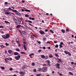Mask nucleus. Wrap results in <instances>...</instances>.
Masks as SVG:
<instances>
[{
  "mask_svg": "<svg viewBox=\"0 0 76 76\" xmlns=\"http://www.w3.org/2000/svg\"><path fill=\"white\" fill-rule=\"evenodd\" d=\"M4 22L6 23H8L9 24H10V23L9 22L5 20L4 21Z\"/></svg>",
  "mask_w": 76,
  "mask_h": 76,
  "instance_id": "412c9836",
  "label": "nucleus"
},
{
  "mask_svg": "<svg viewBox=\"0 0 76 76\" xmlns=\"http://www.w3.org/2000/svg\"><path fill=\"white\" fill-rule=\"evenodd\" d=\"M66 31H67V32H69V31H70V30H68V29H66Z\"/></svg>",
  "mask_w": 76,
  "mask_h": 76,
  "instance_id": "6e6d98bb",
  "label": "nucleus"
},
{
  "mask_svg": "<svg viewBox=\"0 0 76 76\" xmlns=\"http://www.w3.org/2000/svg\"><path fill=\"white\" fill-rule=\"evenodd\" d=\"M49 57H50V58H53V55H50L49 56Z\"/></svg>",
  "mask_w": 76,
  "mask_h": 76,
  "instance_id": "f704fd0d",
  "label": "nucleus"
},
{
  "mask_svg": "<svg viewBox=\"0 0 76 76\" xmlns=\"http://www.w3.org/2000/svg\"><path fill=\"white\" fill-rule=\"evenodd\" d=\"M14 20H16L15 21V22L16 24V25H18V21H17V20L16 18H14Z\"/></svg>",
  "mask_w": 76,
  "mask_h": 76,
  "instance_id": "9d476101",
  "label": "nucleus"
},
{
  "mask_svg": "<svg viewBox=\"0 0 76 76\" xmlns=\"http://www.w3.org/2000/svg\"><path fill=\"white\" fill-rule=\"evenodd\" d=\"M61 31L62 33H63V34H64V33H65V30L64 29L61 30Z\"/></svg>",
  "mask_w": 76,
  "mask_h": 76,
  "instance_id": "6ab92c4d",
  "label": "nucleus"
},
{
  "mask_svg": "<svg viewBox=\"0 0 76 76\" xmlns=\"http://www.w3.org/2000/svg\"><path fill=\"white\" fill-rule=\"evenodd\" d=\"M35 35H31V37L32 39L34 38V37H35Z\"/></svg>",
  "mask_w": 76,
  "mask_h": 76,
  "instance_id": "393cba45",
  "label": "nucleus"
},
{
  "mask_svg": "<svg viewBox=\"0 0 76 76\" xmlns=\"http://www.w3.org/2000/svg\"><path fill=\"white\" fill-rule=\"evenodd\" d=\"M18 45V47H20V46H21V45H20V44H19V43Z\"/></svg>",
  "mask_w": 76,
  "mask_h": 76,
  "instance_id": "bf43d9fd",
  "label": "nucleus"
},
{
  "mask_svg": "<svg viewBox=\"0 0 76 76\" xmlns=\"http://www.w3.org/2000/svg\"><path fill=\"white\" fill-rule=\"evenodd\" d=\"M32 66H35V63L33 62L31 64Z\"/></svg>",
  "mask_w": 76,
  "mask_h": 76,
  "instance_id": "a19ab883",
  "label": "nucleus"
},
{
  "mask_svg": "<svg viewBox=\"0 0 76 76\" xmlns=\"http://www.w3.org/2000/svg\"><path fill=\"white\" fill-rule=\"evenodd\" d=\"M54 71H52V73L53 74H54Z\"/></svg>",
  "mask_w": 76,
  "mask_h": 76,
  "instance_id": "052dcab7",
  "label": "nucleus"
},
{
  "mask_svg": "<svg viewBox=\"0 0 76 76\" xmlns=\"http://www.w3.org/2000/svg\"><path fill=\"white\" fill-rule=\"evenodd\" d=\"M64 53L65 54H67L69 53V52H68V51H66V50H64Z\"/></svg>",
  "mask_w": 76,
  "mask_h": 76,
  "instance_id": "a211bd4d",
  "label": "nucleus"
},
{
  "mask_svg": "<svg viewBox=\"0 0 76 76\" xmlns=\"http://www.w3.org/2000/svg\"><path fill=\"white\" fill-rule=\"evenodd\" d=\"M37 43H38V44H41V42L39 41H37Z\"/></svg>",
  "mask_w": 76,
  "mask_h": 76,
  "instance_id": "37998d69",
  "label": "nucleus"
},
{
  "mask_svg": "<svg viewBox=\"0 0 76 76\" xmlns=\"http://www.w3.org/2000/svg\"><path fill=\"white\" fill-rule=\"evenodd\" d=\"M53 42H54V43H55V44H56V43H57V42L56 41H54Z\"/></svg>",
  "mask_w": 76,
  "mask_h": 76,
  "instance_id": "13d9d810",
  "label": "nucleus"
},
{
  "mask_svg": "<svg viewBox=\"0 0 76 76\" xmlns=\"http://www.w3.org/2000/svg\"><path fill=\"white\" fill-rule=\"evenodd\" d=\"M1 69H2V70H4V69H5V68L3 66H1Z\"/></svg>",
  "mask_w": 76,
  "mask_h": 76,
  "instance_id": "c756f323",
  "label": "nucleus"
},
{
  "mask_svg": "<svg viewBox=\"0 0 76 76\" xmlns=\"http://www.w3.org/2000/svg\"><path fill=\"white\" fill-rule=\"evenodd\" d=\"M47 39V38L46 37H44L43 38V39L44 41H46V39Z\"/></svg>",
  "mask_w": 76,
  "mask_h": 76,
  "instance_id": "473e14b6",
  "label": "nucleus"
},
{
  "mask_svg": "<svg viewBox=\"0 0 76 76\" xmlns=\"http://www.w3.org/2000/svg\"><path fill=\"white\" fill-rule=\"evenodd\" d=\"M24 72L23 71H21L20 72V75H24Z\"/></svg>",
  "mask_w": 76,
  "mask_h": 76,
  "instance_id": "ddd939ff",
  "label": "nucleus"
},
{
  "mask_svg": "<svg viewBox=\"0 0 76 76\" xmlns=\"http://www.w3.org/2000/svg\"><path fill=\"white\" fill-rule=\"evenodd\" d=\"M9 10H11L13 12H15V13L17 15H18V16H21V14L20 12H19L17 10H14L13 9H12V8H9Z\"/></svg>",
  "mask_w": 76,
  "mask_h": 76,
  "instance_id": "f03ea898",
  "label": "nucleus"
},
{
  "mask_svg": "<svg viewBox=\"0 0 76 76\" xmlns=\"http://www.w3.org/2000/svg\"><path fill=\"white\" fill-rule=\"evenodd\" d=\"M71 64H72V65H73V64H74V62H71Z\"/></svg>",
  "mask_w": 76,
  "mask_h": 76,
  "instance_id": "5fc2aeb1",
  "label": "nucleus"
},
{
  "mask_svg": "<svg viewBox=\"0 0 76 76\" xmlns=\"http://www.w3.org/2000/svg\"><path fill=\"white\" fill-rule=\"evenodd\" d=\"M10 8H11V7H9L8 8H5L4 9V12H5V15H10V14L14 15V13L9 12V11H12L11 10H9Z\"/></svg>",
  "mask_w": 76,
  "mask_h": 76,
  "instance_id": "f257e3e1",
  "label": "nucleus"
},
{
  "mask_svg": "<svg viewBox=\"0 0 76 76\" xmlns=\"http://www.w3.org/2000/svg\"><path fill=\"white\" fill-rule=\"evenodd\" d=\"M43 49H46V48L45 47H43Z\"/></svg>",
  "mask_w": 76,
  "mask_h": 76,
  "instance_id": "69168bd1",
  "label": "nucleus"
},
{
  "mask_svg": "<svg viewBox=\"0 0 76 76\" xmlns=\"http://www.w3.org/2000/svg\"><path fill=\"white\" fill-rule=\"evenodd\" d=\"M63 45H59V48H63Z\"/></svg>",
  "mask_w": 76,
  "mask_h": 76,
  "instance_id": "bb28decb",
  "label": "nucleus"
},
{
  "mask_svg": "<svg viewBox=\"0 0 76 76\" xmlns=\"http://www.w3.org/2000/svg\"><path fill=\"white\" fill-rule=\"evenodd\" d=\"M28 22H29V23H32V21L30 20H28Z\"/></svg>",
  "mask_w": 76,
  "mask_h": 76,
  "instance_id": "de8ad7c7",
  "label": "nucleus"
},
{
  "mask_svg": "<svg viewBox=\"0 0 76 76\" xmlns=\"http://www.w3.org/2000/svg\"><path fill=\"white\" fill-rule=\"evenodd\" d=\"M55 55L56 57H59V56L57 53H55Z\"/></svg>",
  "mask_w": 76,
  "mask_h": 76,
  "instance_id": "7c9ffc66",
  "label": "nucleus"
},
{
  "mask_svg": "<svg viewBox=\"0 0 76 76\" xmlns=\"http://www.w3.org/2000/svg\"><path fill=\"white\" fill-rule=\"evenodd\" d=\"M48 56H45V59H48Z\"/></svg>",
  "mask_w": 76,
  "mask_h": 76,
  "instance_id": "e433bc0d",
  "label": "nucleus"
},
{
  "mask_svg": "<svg viewBox=\"0 0 76 76\" xmlns=\"http://www.w3.org/2000/svg\"><path fill=\"white\" fill-rule=\"evenodd\" d=\"M42 51V50H39L38 51V53H41Z\"/></svg>",
  "mask_w": 76,
  "mask_h": 76,
  "instance_id": "58836bf2",
  "label": "nucleus"
},
{
  "mask_svg": "<svg viewBox=\"0 0 76 76\" xmlns=\"http://www.w3.org/2000/svg\"><path fill=\"white\" fill-rule=\"evenodd\" d=\"M28 25H30V26H31L33 27V25H32L31 24L29 23L28 24Z\"/></svg>",
  "mask_w": 76,
  "mask_h": 76,
  "instance_id": "4d7b16f0",
  "label": "nucleus"
},
{
  "mask_svg": "<svg viewBox=\"0 0 76 76\" xmlns=\"http://www.w3.org/2000/svg\"><path fill=\"white\" fill-rule=\"evenodd\" d=\"M58 73L59 74L60 76H63V75H62V74L61 73H60V72H58Z\"/></svg>",
  "mask_w": 76,
  "mask_h": 76,
  "instance_id": "c03bdc74",
  "label": "nucleus"
},
{
  "mask_svg": "<svg viewBox=\"0 0 76 76\" xmlns=\"http://www.w3.org/2000/svg\"><path fill=\"white\" fill-rule=\"evenodd\" d=\"M48 31V29H46L45 30V32H47Z\"/></svg>",
  "mask_w": 76,
  "mask_h": 76,
  "instance_id": "774afa93",
  "label": "nucleus"
},
{
  "mask_svg": "<svg viewBox=\"0 0 76 76\" xmlns=\"http://www.w3.org/2000/svg\"><path fill=\"white\" fill-rule=\"evenodd\" d=\"M58 45H56L55 46V48H58Z\"/></svg>",
  "mask_w": 76,
  "mask_h": 76,
  "instance_id": "4c0bfd02",
  "label": "nucleus"
},
{
  "mask_svg": "<svg viewBox=\"0 0 76 76\" xmlns=\"http://www.w3.org/2000/svg\"><path fill=\"white\" fill-rule=\"evenodd\" d=\"M42 70L43 72H45L47 70V67H44L42 69Z\"/></svg>",
  "mask_w": 76,
  "mask_h": 76,
  "instance_id": "6e6552de",
  "label": "nucleus"
},
{
  "mask_svg": "<svg viewBox=\"0 0 76 76\" xmlns=\"http://www.w3.org/2000/svg\"><path fill=\"white\" fill-rule=\"evenodd\" d=\"M28 10H25V12H28Z\"/></svg>",
  "mask_w": 76,
  "mask_h": 76,
  "instance_id": "338daca9",
  "label": "nucleus"
},
{
  "mask_svg": "<svg viewBox=\"0 0 76 76\" xmlns=\"http://www.w3.org/2000/svg\"><path fill=\"white\" fill-rule=\"evenodd\" d=\"M21 26V25H18L16 27V28L18 29V28H20V27Z\"/></svg>",
  "mask_w": 76,
  "mask_h": 76,
  "instance_id": "4468645a",
  "label": "nucleus"
},
{
  "mask_svg": "<svg viewBox=\"0 0 76 76\" xmlns=\"http://www.w3.org/2000/svg\"><path fill=\"white\" fill-rule=\"evenodd\" d=\"M41 57L42 58H45V56L44 55H41Z\"/></svg>",
  "mask_w": 76,
  "mask_h": 76,
  "instance_id": "f8f14e48",
  "label": "nucleus"
},
{
  "mask_svg": "<svg viewBox=\"0 0 76 76\" xmlns=\"http://www.w3.org/2000/svg\"><path fill=\"white\" fill-rule=\"evenodd\" d=\"M1 33H2V34H4V31H2L1 32Z\"/></svg>",
  "mask_w": 76,
  "mask_h": 76,
  "instance_id": "0e129e2a",
  "label": "nucleus"
},
{
  "mask_svg": "<svg viewBox=\"0 0 76 76\" xmlns=\"http://www.w3.org/2000/svg\"><path fill=\"white\" fill-rule=\"evenodd\" d=\"M20 58V55H18L17 56H15V58L16 60H19Z\"/></svg>",
  "mask_w": 76,
  "mask_h": 76,
  "instance_id": "0eeeda50",
  "label": "nucleus"
},
{
  "mask_svg": "<svg viewBox=\"0 0 76 76\" xmlns=\"http://www.w3.org/2000/svg\"><path fill=\"white\" fill-rule=\"evenodd\" d=\"M36 75L37 76H41V75L39 74H37Z\"/></svg>",
  "mask_w": 76,
  "mask_h": 76,
  "instance_id": "864d4df0",
  "label": "nucleus"
},
{
  "mask_svg": "<svg viewBox=\"0 0 76 76\" xmlns=\"http://www.w3.org/2000/svg\"><path fill=\"white\" fill-rule=\"evenodd\" d=\"M60 45H63V42H61L60 43Z\"/></svg>",
  "mask_w": 76,
  "mask_h": 76,
  "instance_id": "8fccbe9b",
  "label": "nucleus"
},
{
  "mask_svg": "<svg viewBox=\"0 0 76 76\" xmlns=\"http://www.w3.org/2000/svg\"><path fill=\"white\" fill-rule=\"evenodd\" d=\"M25 16L26 17H29V15H28V14H26V15H25Z\"/></svg>",
  "mask_w": 76,
  "mask_h": 76,
  "instance_id": "ea45409f",
  "label": "nucleus"
},
{
  "mask_svg": "<svg viewBox=\"0 0 76 76\" xmlns=\"http://www.w3.org/2000/svg\"><path fill=\"white\" fill-rule=\"evenodd\" d=\"M8 53H9V54H12L11 53H12V50H9L8 51Z\"/></svg>",
  "mask_w": 76,
  "mask_h": 76,
  "instance_id": "9b49d317",
  "label": "nucleus"
},
{
  "mask_svg": "<svg viewBox=\"0 0 76 76\" xmlns=\"http://www.w3.org/2000/svg\"><path fill=\"white\" fill-rule=\"evenodd\" d=\"M58 60L59 61H60V62H61V63H62V61L61 59H58Z\"/></svg>",
  "mask_w": 76,
  "mask_h": 76,
  "instance_id": "72a5a7b5",
  "label": "nucleus"
},
{
  "mask_svg": "<svg viewBox=\"0 0 76 76\" xmlns=\"http://www.w3.org/2000/svg\"><path fill=\"white\" fill-rule=\"evenodd\" d=\"M50 31L51 33L52 34H54V31H53L52 30H50Z\"/></svg>",
  "mask_w": 76,
  "mask_h": 76,
  "instance_id": "cd10ccee",
  "label": "nucleus"
},
{
  "mask_svg": "<svg viewBox=\"0 0 76 76\" xmlns=\"http://www.w3.org/2000/svg\"><path fill=\"white\" fill-rule=\"evenodd\" d=\"M34 53H30V55H29V57H31L32 56H34Z\"/></svg>",
  "mask_w": 76,
  "mask_h": 76,
  "instance_id": "5701e85b",
  "label": "nucleus"
},
{
  "mask_svg": "<svg viewBox=\"0 0 76 76\" xmlns=\"http://www.w3.org/2000/svg\"><path fill=\"white\" fill-rule=\"evenodd\" d=\"M16 50L17 51H18V52H19L20 51V50L18 48H16Z\"/></svg>",
  "mask_w": 76,
  "mask_h": 76,
  "instance_id": "c85d7f7f",
  "label": "nucleus"
},
{
  "mask_svg": "<svg viewBox=\"0 0 76 76\" xmlns=\"http://www.w3.org/2000/svg\"><path fill=\"white\" fill-rule=\"evenodd\" d=\"M1 48H4V47H6L5 46H3V45H1Z\"/></svg>",
  "mask_w": 76,
  "mask_h": 76,
  "instance_id": "49530a36",
  "label": "nucleus"
},
{
  "mask_svg": "<svg viewBox=\"0 0 76 76\" xmlns=\"http://www.w3.org/2000/svg\"><path fill=\"white\" fill-rule=\"evenodd\" d=\"M33 72H37V69H34L33 70Z\"/></svg>",
  "mask_w": 76,
  "mask_h": 76,
  "instance_id": "3c124183",
  "label": "nucleus"
},
{
  "mask_svg": "<svg viewBox=\"0 0 76 76\" xmlns=\"http://www.w3.org/2000/svg\"><path fill=\"white\" fill-rule=\"evenodd\" d=\"M21 27L22 28H24V29H26V28H27V26H26V25H25L24 24H23V25H21Z\"/></svg>",
  "mask_w": 76,
  "mask_h": 76,
  "instance_id": "423d86ee",
  "label": "nucleus"
},
{
  "mask_svg": "<svg viewBox=\"0 0 76 76\" xmlns=\"http://www.w3.org/2000/svg\"><path fill=\"white\" fill-rule=\"evenodd\" d=\"M5 4H6L7 5V4H8V3H7V2H5Z\"/></svg>",
  "mask_w": 76,
  "mask_h": 76,
  "instance_id": "603ef678",
  "label": "nucleus"
},
{
  "mask_svg": "<svg viewBox=\"0 0 76 76\" xmlns=\"http://www.w3.org/2000/svg\"><path fill=\"white\" fill-rule=\"evenodd\" d=\"M14 54L15 56H17L19 55V53L16 52H15L14 53Z\"/></svg>",
  "mask_w": 76,
  "mask_h": 76,
  "instance_id": "2eb2a0df",
  "label": "nucleus"
},
{
  "mask_svg": "<svg viewBox=\"0 0 76 76\" xmlns=\"http://www.w3.org/2000/svg\"><path fill=\"white\" fill-rule=\"evenodd\" d=\"M39 32L41 35H44V34H45L44 31H43L41 30H40Z\"/></svg>",
  "mask_w": 76,
  "mask_h": 76,
  "instance_id": "1a4fd4ad",
  "label": "nucleus"
},
{
  "mask_svg": "<svg viewBox=\"0 0 76 76\" xmlns=\"http://www.w3.org/2000/svg\"><path fill=\"white\" fill-rule=\"evenodd\" d=\"M23 47L24 48L25 50H27V48H26V45H24Z\"/></svg>",
  "mask_w": 76,
  "mask_h": 76,
  "instance_id": "f3484780",
  "label": "nucleus"
},
{
  "mask_svg": "<svg viewBox=\"0 0 76 76\" xmlns=\"http://www.w3.org/2000/svg\"><path fill=\"white\" fill-rule=\"evenodd\" d=\"M4 26H0V28H4Z\"/></svg>",
  "mask_w": 76,
  "mask_h": 76,
  "instance_id": "09e8293b",
  "label": "nucleus"
},
{
  "mask_svg": "<svg viewBox=\"0 0 76 76\" xmlns=\"http://www.w3.org/2000/svg\"><path fill=\"white\" fill-rule=\"evenodd\" d=\"M19 32H20V34L21 35H22V32L20 30H19Z\"/></svg>",
  "mask_w": 76,
  "mask_h": 76,
  "instance_id": "2f4dec72",
  "label": "nucleus"
},
{
  "mask_svg": "<svg viewBox=\"0 0 76 76\" xmlns=\"http://www.w3.org/2000/svg\"><path fill=\"white\" fill-rule=\"evenodd\" d=\"M21 54H26V53L24 52H20Z\"/></svg>",
  "mask_w": 76,
  "mask_h": 76,
  "instance_id": "a878e982",
  "label": "nucleus"
},
{
  "mask_svg": "<svg viewBox=\"0 0 76 76\" xmlns=\"http://www.w3.org/2000/svg\"><path fill=\"white\" fill-rule=\"evenodd\" d=\"M60 64L59 63H56V64H55L56 67V68H58V69H60Z\"/></svg>",
  "mask_w": 76,
  "mask_h": 76,
  "instance_id": "39448f33",
  "label": "nucleus"
},
{
  "mask_svg": "<svg viewBox=\"0 0 76 76\" xmlns=\"http://www.w3.org/2000/svg\"><path fill=\"white\" fill-rule=\"evenodd\" d=\"M26 66L24 65L23 66L22 69H26Z\"/></svg>",
  "mask_w": 76,
  "mask_h": 76,
  "instance_id": "aec40b11",
  "label": "nucleus"
},
{
  "mask_svg": "<svg viewBox=\"0 0 76 76\" xmlns=\"http://www.w3.org/2000/svg\"><path fill=\"white\" fill-rule=\"evenodd\" d=\"M1 36L4 39H7L10 37V34H6L3 35V36Z\"/></svg>",
  "mask_w": 76,
  "mask_h": 76,
  "instance_id": "7ed1b4c3",
  "label": "nucleus"
},
{
  "mask_svg": "<svg viewBox=\"0 0 76 76\" xmlns=\"http://www.w3.org/2000/svg\"><path fill=\"white\" fill-rule=\"evenodd\" d=\"M23 20V18H22V17L20 18V19H19L18 20V22L19 24H21V25H22V21ZM22 23L21 24V22H22Z\"/></svg>",
  "mask_w": 76,
  "mask_h": 76,
  "instance_id": "20e7f679",
  "label": "nucleus"
},
{
  "mask_svg": "<svg viewBox=\"0 0 76 76\" xmlns=\"http://www.w3.org/2000/svg\"><path fill=\"white\" fill-rule=\"evenodd\" d=\"M22 33H23L24 35H26V32L25 31H23Z\"/></svg>",
  "mask_w": 76,
  "mask_h": 76,
  "instance_id": "b1692460",
  "label": "nucleus"
},
{
  "mask_svg": "<svg viewBox=\"0 0 76 76\" xmlns=\"http://www.w3.org/2000/svg\"><path fill=\"white\" fill-rule=\"evenodd\" d=\"M46 61L48 64H50V60H48Z\"/></svg>",
  "mask_w": 76,
  "mask_h": 76,
  "instance_id": "dca6fc26",
  "label": "nucleus"
},
{
  "mask_svg": "<svg viewBox=\"0 0 76 76\" xmlns=\"http://www.w3.org/2000/svg\"><path fill=\"white\" fill-rule=\"evenodd\" d=\"M68 54L69 56H72V54H71V53H70L69 52H68Z\"/></svg>",
  "mask_w": 76,
  "mask_h": 76,
  "instance_id": "c9c22d12",
  "label": "nucleus"
},
{
  "mask_svg": "<svg viewBox=\"0 0 76 76\" xmlns=\"http://www.w3.org/2000/svg\"><path fill=\"white\" fill-rule=\"evenodd\" d=\"M9 70L10 71H12V70H13V68H11Z\"/></svg>",
  "mask_w": 76,
  "mask_h": 76,
  "instance_id": "a18cd8bd",
  "label": "nucleus"
},
{
  "mask_svg": "<svg viewBox=\"0 0 76 76\" xmlns=\"http://www.w3.org/2000/svg\"><path fill=\"white\" fill-rule=\"evenodd\" d=\"M4 60H5V61L6 63H7L8 62V61H7V60L6 59H4Z\"/></svg>",
  "mask_w": 76,
  "mask_h": 76,
  "instance_id": "79ce46f5",
  "label": "nucleus"
},
{
  "mask_svg": "<svg viewBox=\"0 0 76 76\" xmlns=\"http://www.w3.org/2000/svg\"><path fill=\"white\" fill-rule=\"evenodd\" d=\"M4 53H5L6 54H7V52L6 50L5 51Z\"/></svg>",
  "mask_w": 76,
  "mask_h": 76,
  "instance_id": "680f3d73",
  "label": "nucleus"
},
{
  "mask_svg": "<svg viewBox=\"0 0 76 76\" xmlns=\"http://www.w3.org/2000/svg\"><path fill=\"white\" fill-rule=\"evenodd\" d=\"M29 19H30V20H32V18L29 17Z\"/></svg>",
  "mask_w": 76,
  "mask_h": 76,
  "instance_id": "e2e57ef3",
  "label": "nucleus"
},
{
  "mask_svg": "<svg viewBox=\"0 0 76 76\" xmlns=\"http://www.w3.org/2000/svg\"><path fill=\"white\" fill-rule=\"evenodd\" d=\"M69 75H72V76H73V74L72 73V72H69Z\"/></svg>",
  "mask_w": 76,
  "mask_h": 76,
  "instance_id": "4be33fe9",
  "label": "nucleus"
}]
</instances>
